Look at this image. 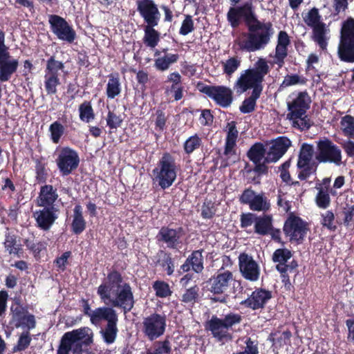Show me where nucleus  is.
I'll use <instances>...</instances> for the list:
<instances>
[{
	"mask_svg": "<svg viewBox=\"0 0 354 354\" xmlns=\"http://www.w3.org/2000/svg\"><path fill=\"white\" fill-rule=\"evenodd\" d=\"M342 163V152L339 147L328 138L324 137L316 141L315 151L312 145H301L297 162L299 170L297 177L300 180H307L316 174L319 164L340 166Z\"/></svg>",
	"mask_w": 354,
	"mask_h": 354,
	"instance_id": "nucleus-1",
	"label": "nucleus"
},
{
	"mask_svg": "<svg viewBox=\"0 0 354 354\" xmlns=\"http://www.w3.org/2000/svg\"><path fill=\"white\" fill-rule=\"evenodd\" d=\"M206 288L212 295L211 299L214 302L226 304L231 293L241 292L243 286L241 281L235 279L232 271L220 268L206 281Z\"/></svg>",
	"mask_w": 354,
	"mask_h": 354,
	"instance_id": "nucleus-2",
	"label": "nucleus"
},
{
	"mask_svg": "<svg viewBox=\"0 0 354 354\" xmlns=\"http://www.w3.org/2000/svg\"><path fill=\"white\" fill-rule=\"evenodd\" d=\"M93 337V331L87 326L68 331L61 338L57 354H94L88 349Z\"/></svg>",
	"mask_w": 354,
	"mask_h": 354,
	"instance_id": "nucleus-3",
	"label": "nucleus"
},
{
	"mask_svg": "<svg viewBox=\"0 0 354 354\" xmlns=\"http://www.w3.org/2000/svg\"><path fill=\"white\" fill-rule=\"evenodd\" d=\"M270 68L265 58L260 57L254 63V67L243 71L234 84L233 88L237 94H242L249 89L252 93H261L263 82Z\"/></svg>",
	"mask_w": 354,
	"mask_h": 354,
	"instance_id": "nucleus-4",
	"label": "nucleus"
},
{
	"mask_svg": "<svg viewBox=\"0 0 354 354\" xmlns=\"http://www.w3.org/2000/svg\"><path fill=\"white\" fill-rule=\"evenodd\" d=\"M248 29L246 39L236 41L241 51L251 53L265 48L273 35L272 23L261 22L257 18L248 26Z\"/></svg>",
	"mask_w": 354,
	"mask_h": 354,
	"instance_id": "nucleus-5",
	"label": "nucleus"
},
{
	"mask_svg": "<svg viewBox=\"0 0 354 354\" xmlns=\"http://www.w3.org/2000/svg\"><path fill=\"white\" fill-rule=\"evenodd\" d=\"M241 321L242 316L239 313H230L223 318L213 315L205 322V328L211 332L212 337L217 342L224 344L232 340L233 335L230 329L233 326L240 324Z\"/></svg>",
	"mask_w": 354,
	"mask_h": 354,
	"instance_id": "nucleus-6",
	"label": "nucleus"
},
{
	"mask_svg": "<svg viewBox=\"0 0 354 354\" xmlns=\"http://www.w3.org/2000/svg\"><path fill=\"white\" fill-rule=\"evenodd\" d=\"M248 158L254 164V167H245L247 174L254 173V176L249 178V182L254 185H260L261 177L267 176L269 173L270 163L266 162L267 150L265 145L261 142L252 145L246 153Z\"/></svg>",
	"mask_w": 354,
	"mask_h": 354,
	"instance_id": "nucleus-7",
	"label": "nucleus"
},
{
	"mask_svg": "<svg viewBox=\"0 0 354 354\" xmlns=\"http://www.w3.org/2000/svg\"><path fill=\"white\" fill-rule=\"evenodd\" d=\"M178 167L174 156L169 152L162 153L159 159L157 167L153 174L158 183V185L165 189L172 185L177 177Z\"/></svg>",
	"mask_w": 354,
	"mask_h": 354,
	"instance_id": "nucleus-8",
	"label": "nucleus"
},
{
	"mask_svg": "<svg viewBox=\"0 0 354 354\" xmlns=\"http://www.w3.org/2000/svg\"><path fill=\"white\" fill-rule=\"evenodd\" d=\"M337 55L344 62L354 63V19L352 18L342 24Z\"/></svg>",
	"mask_w": 354,
	"mask_h": 354,
	"instance_id": "nucleus-9",
	"label": "nucleus"
},
{
	"mask_svg": "<svg viewBox=\"0 0 354 354\" xmlns=\"http://www.w3.org/2000/svg\"><path fill=\"white\" fill-rule=\"evenodd\" d=\"M54 156L62 176L71 175L79 167L80 159L78 152L68 146L57 147Z\"/></svg>",
	"mask_w": 354,
	"mask_h": 354,
	"instance_id": "nucleus-10",
	"label": "nucleus"
},
{
	"mask_svg": "<svg viewBox=\"0 0 354 354\" xmlns=\"http://www.w3.org/2000/svg\"><path fill=\"white\" fill-rule=\"evenodd\" d=\"M167 328V316L164 313L154 312L144 317L141 324L143 336L149 341H154L162 337Z\"/></svg>",
	"mask_w": 354,
	"mask_h": 354,
	"instance_id": "nucleus-11",
	"label": "nucleus"
},
{
	"mask_svg": "<svg viewBox=\"0 0 354 354\" xmlns=\"http://www.w3.org/2000/svg\"><path fill=\"white\" fill-rule=\"evenodd\" d=\"M64 64L51 55L47 60L44 75V86L47 95H54L61 84L59 71H63Z\"/></svg>",
	"mask_w": 354,
	"mask_h": 354,
	"instance_id": "nucleus-12",
	"label": "nucleus"
},
{
	"mask_svg": "<svg viewBox=\"0 0 354 354\" xmlns=\"http://www.w3.org/2000/svg\"><path fill=\"white\" fill-rule=\"evenodd\" d=\"M197 89L210 99L216 104L222 108H228L234 101L232 90L223 85H207L202 82H198L196 84Z\"/></svg>",
	"mask_w": 354,
	"mask_h": 354,
	"instance_id": "nucleus-13",
	"label": "nucleus"
},
{
	"mask_svg": "<svg viewBox=\"0 0 354 354\" xmlns=\"http://www.w3.org/2000/svg\"><path fill=\"white\" fill-rule=\"evenodd\" d=\"M9 47L6 44V33L0 28V82H5L10 80L19 66L17 59H10Z\"/></svg>",
	"mask_w": 354,
	"mask_h": 354,
	"instance_id": "nucleus-14",
	"label": "nucleus"
},
{
	"mask_svg": "<svg viewBox=\"0 0 354 354\" xmlns=\"http://www.w3.org/2000/svg\"><path fill=\"white\" fill-rule=\"evenodd\" d=\"M308 230V223L292 214L288 216L283 227V231L289 238V241L297 244L303 243Z\"/></svg>",
	"mask_w": 354,
	"mask_h": 354,
	"instance_id": "nucleus-15",
	"label": "nucleus"
},
{
	"mask_svg": "<svg viewBox=\"0 0 354 354\" xmlns=\"http://www.w3.org/2000/svg\"><path fill=\"white\" fill-rule=\"evenodd\" d=\"M125 283L122 274L113 269L107 273L104 282L98 286L97 293L102 301L107 303L114 293L122 288Z\"/></svg>",
	"mask_w": 354,
	"mask_h": 354,
	"instance_id": "nucleus-16",
	"label": "nucleus"
},
{
	"mask_svg": "<svg viewBox=\"0 0 354 354\" xmlns=\"http://www.w3.org/2000/svg\"><path fill=\"white\" fill-rule=\"evenodd\" d=\"M256 19L257 17L251 2H247L241 6L230 7L227 13V20L234 29L237 28L241 25L242 19L248 26Z\"/></svg>",
	"mask_w": 354,
	"mask_h": 354,
	"instance_id": "nucleus-17",
	"label": "nucleus"
},
{
	"mask_svg": "<svg viewBox=\"0 0 354 354\" xmlns=\"http://www.w3.org/2000/svg\"><path fill=\"white\" fill-rule=\"evenodd\" d=\"M48 23L51 32L57 39L68 44L74 42L76 39L75 30L64 18L57 15H50Z\"/></svg>",
	"mask_w": 354,
	"mask_h": 354,
	"instance_id": "nucleus-18",
	"label": "nucleus"
},
{
	"mask_svg": "<svg viewBox=\"0 0 354 354\" xmlns=\"http://www.w3.org/2000/svg\"><path fill=\"white\" fill-rule=\"evenodd\" d=\"M185 234L182 227L176 228L170 227L169 225L162 226L156 235V240L159 243L165 244L171 250H178L183 245V236Z\"/></svg>",
	"mask_w": 354,
	"mask_h": 354,
	"instance_id": "nucleus-19",
	"label": "nucleus"
},
{
	"mask_svg": "<svg viewBox=\"0 0 354 354\" xmlns=\"http://www.w3.org/2000/svg\"><path fill=\"white\" fill-rule=\"evenodd\" d=\"M136 10L146 26H158L161 13L154 0H136Z\"/></svg>",
	"mask_w": 354,
	"mask_h": 354,
	"instance_id": "nucleus-20",
	"label": "nucleus"
},
{
	"mask_svg": "<svg viewBox=\"0 0 354 354\" xmlns=\"http://www.w3.org/2000/svg\"><path fill=\"white\" fill-rule=\"evenodd\" d=\"M10 324L14 325L17 328L26 327L28 330H31L36 326L35 316L28 313L19 301H15V304L10 307Z\"/></svg>",
	"mask_w": 354,
	"mask_h": 354,
	"instance_id": "nucleus-21",
	"label": "nucleus"
},
{
	"mask_svg": "<svg viewBox=\"0 0 354 354\" xmlns=\"http://www.w3.org/2000/svg\"><path fill=\"white\" fill-rule=\"evenodd\" d=\"M107 302L112 307L120 308L124 313L130 312L134 307L135 300L132 288L129 283H124L120 290L114 293Z\"/></svg>",
	"mask_w": 354,
	"mask_h": 354,
	"instance_id": "nucleus-22",
	"label": "nucleus"
},
{
	"mask_svg": "<svg viewBox=\"0 0 354 354\" xmlns=\"http://www.w3.org/2000/svg\"><path fill=\"white\" fill-rule=\"evenodd\" d=\"M311 99L306 91H301L287 102L288 118H299L306 113L310 108Z\"/></svg>",
	"mask_w": 354,
	"mask_h": 354,
	"instance_id": "nucleus-23",
	"label": "nucleus"
},
{
	"mask_svg": "<svg viewBox=\"0 0 354 354\" xmlns=\"http://www.w3.org/2000/svg\"><path fill=\"white\" fill-rule=\"evenodd\" d=\"M272 297V291L263 288H256L251 295L240 304L252 310H262L265 308Z\"/></svg>",
	"mask_w": 354,
	"mask_h": 354,
	"instance_id": "nucleus-24",
	"label": "nucleus"
},
{
	"mask_svg": "<svg viewBox=\"0 0 354 354\" xmlns=\"http://www.w3.org/2000/svg\"><path fill=\"white\" fill-rule=\"evenodd\" d=\"M239 266L241 275L250 281H257L260 276V268L252 256L241 253L239 256Z\"/></svg>",
	"mask_w": 354,
	"mask_h": 354,
	"instance_id": "nucleus-25",
	"label": "nucleus"
},
{
	"mask_svg": "<svg viewBox=\"0 0 354 354\" xmlns=\"http://www.w3.org/2000/svg\"><path fill=\"white\" fill-rule=\"evenodd\" d=\"M203 252V249L193 250L177 270L178 275H182L184 272H188L190 270L197 274L202 273L204 270Z\"/></svg>",
	"mask_w": 354,
	"mask_h": 354,
	"instance_id": "nucleus-26",
	"label": "nucleus"
},
{
	"mask_svg": "<svg viewBox=\"0 0 354 354\" xmlns=\"http://www.w3.org/2000/svg\"><path fill=\"white\" fill-rule=\"evenodd\" d=\"M34 213L37 227L42 230L48 231L58 218L59 209L58 207H42Z\"/></svg>",
	"mask_w": 354,
	"mask_h": 354,
	"instance_id": "nucleus-27",
	"label": "nucleus"
},
{
	"mask_svg": "<svg viewBox=\"0 0 354 354\" xmlns=\"http://www.w3.org/2000/svg\"><path fill=\"white\" fill-rule=\"evenodd\" d=\"M290 44V38L288 34L281 30L277 35V45L273 56L272 64L277 65L279 68H282L285 64V59L288 55V46Z\"/></svg>",
	"mask_w": 354,
	"mask_h": 354,
	"instance_id": "nucleus-28",
	"label": "nucleus"
},
{
	"mask_svg": "<svg viewBox=\"0 0 354 354\" xmlns=\"http://www.w3.org/2000/svg\"><path fill=\"white\" fill-rule=\"evenodd\" d=\"M291 146V141L286 136H280L275 139L267 151L266 162L270 163L278 161Z\"/></svg>",
	"mask_w": 354,
	"mask_h": 354,
	"instance_id": "nucleus-29",
	"label": "nucleus"
},
{
	"mask_svg": "<svg viewBox=\"0 0 354 354\" xmlns=\"http://www.w3.org/2000/svg\"><path fill=\"white\" fill-rule=\"evenodd\" d=\"M226 128L227 131L223 155L227 160L232 156L236 155V141L239 136V131L235 121L227 122Z\"/></svg>",
	"mask_w": 354,
	"mask_h": 354,
	"instance_id": "nucleus-30",
	"label": "nucleus"
},
{
	"mask_svg": "<svg viewBox=\"0 0 354 354\" xmlns=\"http://www.w3.org/2000/svg\"><path fill=\"white\" fill-rule=\"evenodd\" d=\"M58 198L57 189L52 185L45 184L40 187L37 198V205L39 207H56L55 203Z\"/></svg>",
	"mask_w": 354,
	"mask_h": 354,
	"instance_id": "nucleus-31",
	"label": "nucleus"
},
{
	"mask_svg": "<svg viewBox=\"0 0 354 354\" xmlns=\"http://www.w3.org/2000/svg\"><path fill=\"white\" fill-rule=\"evenodd\" d=\"M156 258V265L158 266L163 272L167 276L174 274L176 266L175 259L173 257L171 252L160 250L157 252Z\"/></svg>",
	"mask_w": 354,
	"mask_h": 354,
	"instance_id": "nucleus-32",
	"label": "nucleus"
},
{
	"mask_svg": "<svg viewBox=\"0 0 354 354\" xmlns=\"http://www.w3.org/2000/svg\"><path fill=\"white\" fill-rule=\"evenodd\" d=\"M118 318V315L113 307L102 306L93 310L91 323L95 326L100 325L102 322L106 321L109 323Z\"/></svg>",
	"mask_w": 354,
	"mask_h": 354,
	"instance_id": "nucleus-33",
	"label": "nucleus"
},
{
	"mask_svg": "<svg viewBox=\"0 0 354 354\" xmlns=\"http://www.w3.org/2000/svg\"><path fill=\"white\" fill-rule=\"evenodd\" d=\"M72 217L71 231L75 235H80L86 227V221L83 216L82 207L80 205L74 207Z\"/></svg>",
	"mask_w": 354,
	"mask_h": 354,
	"instance_id": "nucleus-34",
	"label": "nucleus"
},
{
	"mask_svg": "<svg viewBox=\"0 0 354 354\" xmlns=\"http://www.w3.org/2000/svg\"><path fill=\"white\" fill-rule=\"evenodd\" d=\"M273 218L271 214L257 216L254 223V232L261 236L268 235L273 225Z\"/></svg>",
	"mask_w": 354,
	"mask_h": 354,
	"instance_id": "nucleus-35",
	"label": "nucleus"
},
{
	"mask_svg": "<svg viewBox=\"0 0 354 354\" xmlns=\"http://www.w3.org/2000/svg\"><path fill=\"white\" fill-rule=\"evenodd\" d=\"M106 95L109 99H114L122 91L121 82L118 73H112L108 75Z\"/></svg>",
	"mask_w": 354,
	"mask_h": 354,
	"instance_id": "nucleus-36",
	"label": "nucleus"
},
{
	"mask_svg": "<svg viewBox=\"0 0 354 354\" xmlns=\"http://www.w3.org/2000/svg\"><path fill=\"white\" fill-rule=\"evenodd\" d=\"M118 318L109 323H106L105 327L100 331L104 342L106 344H111L116 339L118 333Z\"/></svg>",
	"mask_w": 354,
	"mask_h": 354,
	"instance_id": "nucleus-37",
	"label": "nucleus"
},
{
	"mask_svg": "<svg viewBox=\"0 0 354 354\" xmlns=\"http://www.w3.org/2000/svg\"><path fill=\"white\" fill-rule=\"evenodd\" d=\"M179 59L178 54L166 53L164 56L158 57L154 60V67L158 71H165L170 66Z\"/></svg>",
	"mask_w": 354,
	"mask_h": 354,
	"instance_id": "nucleus-38",
	"label": "nucleus"
},
{
	"mask_svg": "<svg viewBox=\"0 0 354 354\" xmlns=\"http://www.w3.org/2000/svg\"><path fill=\"white\" fill-rule=\"evenodd\" d=\"M156 26H145L144 28V44L151 48H155L160 41V32L154 27Z\"/></svg>",
	"mask_w": 354,
	"mask_h": 354,
	"instance_id": "nucleus-39",
	"label": "nucleus"
},
{
	"mask_svg": "<svg viewBox=\"0 0 354 354\" xmlns=\"http://www.w3.org/2000/svg\"><path fill=\"white\" fill-rule=\"evenodd\" d=\"M4 247L10 254H15L17 257H21L24 250L21 244L17 243V236L8 233L6 234Z\"/></svg>",
	"mask_w": 354,
	"mask_h": 354,
	"instance_id": "nucleus-40",
	"label": "nucleus"
},
{
	"mask_svg": "<svg viewBox=\"0 0 354 354\" xmlns=\"http://www.w3.org/2000/svg\"><path fill=\"white\" fill-rule=\"evenodd\" d=\"M249 207L252 211L266 212L270 209V201L265 196L264 193L261 192L256 194Z\"/></svg>",
	"mask_w": 354,
	"mask_h": 354,
	"instance_id": "nucleus-41",
	"label": "nucleus"
},
{
	"mask_svg": "<svg viewBox=\"0 0 354 354\" xmlns=\"http://www.w3.org/2000/svg\"><path fill=\"white\" fill-rule=\"evenodd\" d=\"M313 28V39L322 50L326 49L328 42L326 37L325 24L311 27Z\"/></svg>",
	"mask_w": 354,
	"mask_h": 354,
	"instance_id": "nucleus-42",
	"label": "nucleus"
},
{
	"mask_svg": "<svg viewBox=\"0 0 354 354\" xmlns=\"http://www.w3.org/2000/svg\"><path fill=\"white\" fill-rule=\"evenodd\" d=\"M78 111L81 121L88 123L95 119V114L91 101L84 100L80 104Z\"/></svg>",
	"mask_w": 354,
	"mask_h": 354,
	"instance_id": "nucleus-43",
	"label": "nucleus"
},
{
	"mask_svg": "<svg viewBox=\"0 0 354 354\" xmlns=\"http://www.w3.org/2000/svg\"><path fill=\"white\" fill-rule=\"evenodd\" d=\"M35 163V181L38 184H46L48 177L47 163L42 160V158H37Z\"/></svg>",
	"mask_w": 354,
	"mask_h": 354,
	"instance_id": "nucleus-44",
	"label": "nucleus"
},
{
	"mask_svg": "<svg viewBox=\"0 0 354 354\" xmlns=\"http://www.w3.org/2000/svg\"><path fill=\"white\" fill-rule=\"evenodd\" d=\"M200 299V288L197 285H194L185 289L181 296L180 301L185 304H191L194 305L197 303Z\"/></svg>",
	"mask_w": 354,
	"mask_h": 354,
	"instance_id": "nucleus-45",
	"label": "nucleus"
},
{
	"mask_svg": "<svg viewBox=\"0 0 354 354\" xmlns=\"http://www.w3.org/2000/svg\"><path fill=\"white\" fill-rule=\"evenodd\" d=\"M203 145L202 138L197 133L189 137L183 143V149L186 154L190 155L198 149Z\"/></svg>",
	"mask_w": 354,
	"mask_h": 354,
	"instance_id": "nucleus-46",
	"label": "nucleus"
},
{
	"mask_svg": "<svg viewBox=\"0 0 354 354\" xmlns=\"http://www.w3.org/2000/svg\"><path fill=\"white\" fill-rule=\"evenodd\" d=\"M261 93H252L250 96L245 98L241 105L239 106V110L242 113H250L255 110L257 106V100L260 97Z\"/></svg>",
	"mask_w": 354,
	"mask_h": 354,
	"instance_id": "nucleus-47",
	"label": "nucleus"
},
{
	"mask_svg": "<svg viewBox=\"0 0 354 354\" xmlns=\"http://www.w3.org/2000/svg\"><path fill=\"white\" fill-rule=\"evenodd\" d=\"M341 129L343 134L354 139V117L351 115H346L341 118L340 121Z\"/></svg>",
	"mask_w": 354,
	"mask_h": 354,
	"instance_id": "nucleus-48",
	"label": "nucleus"
},
{
	"mask_svg": "<svg viewBox=\"0 0 354 354\" xmlns=\"http://www.w3.org/2000/svg\"><path fill=\"white\" fill-rule=\"evenodd\" d=\"M152 288L157 297L166 298L172 294L169 283L165 281L157 280L154 281L152 284Z\"/></svg>",
	"mask_w": 354,
	"mask_h": 354,
	"instance_id": "nucleus-49",
	"label": "nucleus"
},
{
	"mask_svg": "<svg viewBox=\"0 0 354 354\" xmlns=\"http://www.w3.org/2000/svg\"><path fill=\"white\" fill-rule=\"evenodd\" d=\"M321 225L330 232L336 231L337 227L335 223V214L332 210H327L321 214Z\"/></svg>",
	"mask_w": 354,
	"mask_h": 354,
	"instance_id": "nucleus-50",
	"label": "nucleus"
},
{
	"mask_svg": "<svg viewBox=\"0 0 354 354\" xmlns=\"http://www.w3.org/2000/svg\"><path fill=\"white\" fill-rule=\"evenodd\" d=\"M171 346L169 338L154 343L153 351H147L146 354H171Z\"/></svg>",
	"mask_w": 354,
	"mask_h": 354,
	"instance_id": "nucleus-51",
	"label": "nucleus"
},
{
	"mask_svg": "<svg viewBox=\"0 0 354 354\" xmlns=\"http://www.w3.org/2000/svg\"><path fill=\"white\" fill-rule=\"evenodd\" d=\"M241 59L238 57H232L227 59L225 62H222L223 73L229 76L231 75L240 67Z\"/></svg>",
	"mask_w": 354,
	"mask_h": 354,
	"instance_id": "nucleus-52",
	"label": "nucleus"
},
{
	"mask_svg": "<svg viewBox=\"0 0 354 354\" xmlns=\"http://www.w3.org/2000/svg\"><path fill=\"white\" fill-rule=\"evenodd\" d=\"M29 330L24 331L19 335L17 344L12 348L13 353L21 352L28 348L32 341Z\"/></svg>",
	"mask_w": 354,
	"mask_h": 354,
	"instance_id": "nucleus-53",
	"label": "nucleus"
},
{
	"mask_svg": "<svg viewBox=\"0 0 354 354\" xmlns=\"http://www.w3.org/2000/svg\"><path fill=\"white\" fill-rule=\"evenodd\" d=\"M65 128L59 121H55L49 127L50 139L54 144L59 142L61 138L64 134Z\"/></svg>",
	"mask_w": 354,
	"mask_h": 354,
	"instance_id": "nucleus-54",
	"label": "nucleus"
},
{
	"mask_svg": "<svg viewBox=\"0 0 354 354\" xmlns=\"http://www.w3.org/2000/svg\"><path fill=\"white\" fill-rule=\"evenodd\" d=\"M216 207L212 201H205L201 207V216L204 219H212L216 214Z\"/></svg>",
	"mask_w": 354,
	"mask_h": 354,
	"instance_id": "nucleus-55",
	"label": "nucleus"
},
{
	"mask_svg": "<svg viewBox=\"0 0 354 354\" xmlns=\"http://www.w3.org/2000/svg\"><path fill=\"white\" fill-rule=\"evenodd\" d=\"M304 19L305 23L310 28L323 23L321 21L319 10L316 8L310 9Z\"/></svg>",
	"mask_w": 354,
	"mask_h": 354,
	"instance_id": "nucleus-56",
	"label": "nucleus"
},
{
	"mask_svg": "<svg viewBox=\"0 0 354 354\" xmlns=\"http://www.w3.org/2000/svg\"><path fill=\"white\" fill-rule=\"evenodd\" d=\"M288 119L292 121L293 127H295V129H298L300 131H307L312 126L310 120L308 118V116L306 114L299 118Z\"/></svg>",
	"mask_w": 354,
	"mask_h": 354,
	"instance_id": "nucleus-57",
	"label": "nucleus"
},
{
	"mask_svg": "<svg viewBox=\"0 0 354 354\" xmlns=\"http://www.w3.org/2000/svg\"><path fill=\"white\" fill-rule=\"evenodd\" d=\"M315 203L317 207L319 208H328L330 204V197L329 192H327L326 190L324 192L321 188L315 196Z\"/></svg>",
	"mask_w": 354,
	"mask_h": 354,
	"instance_id": "nucleus-58",
	"label": "nucleus"
},
{
	"mask_svg": "<svg viewBox=\"0 0 354 354\" xmlns=\"http://www.w3.org/2000/svg\"><path fill=\"white\" fill-rule=\"evenodd\" d=\"M306 78L301 77L297 74L287 75L283 80L281 86L288 87L296 84H305Z\"/></svg>",
	"mask_w": 354,
	"mask_h": 354,
	"instance_id": "nucleus-59",
	"label": "nucleus"
},
{
	"mask_svg": "<svg viewBox=\"0 0 354 354\" xmlns=\"http://www.w3.org/2000/svg\"><path fill=\"white\" fill-rule=\"evenodd\" d=\"M292 257L291 252L287 248L277 249L272 255V261L275 263H287Z\"/></svg>",
	"mask_w": 354,
	"mask_h": 354,
	"instance_id": "nucleus-60",
	"label": "nucleus"
},
{
	"mask_svg": "<svg viewBox=\"0 0 354 354\" xmlns=\"http://www.w3.org/2000/svg\"><path fill=\"white\" fill-rule=\"evenodd\" d=\"M24 243L34 254L35 257L39 255L41 250L45 249L44 243L41 241L35 242L34 238L26 239Z\"/></svg>",
	"mask_w": 354,
	"mask_h": 354,
	"instance_id": "nucleus-61",
	"label": "nucleus"
},
{
	"mask_svg": "<svg viewBox=\"0 0 354 354\" xmlns=\"http://www.w3.org/2000/svg\"><path fill=\"white\" fill-rule=\"evenodd\" d=\"M156 120H155V129L156 130L162 132L166 128L167 118L163 110L158 109L156 111Z\"/></svg>",
	"mask_w": 354,
	"mask_h": 354,
	"instance_id": "nucleus-62",
	"label": "nucleus"
},
{
	"mask_svg": "<svg viewBox=\"0 0 354 354\" xmlns=\"http://www.w3.org/2000/svg\"><path fill=\"white\" fill-rule=\"evenodd\" d=\"M194 23L192 17L189 15H185L180 28L179 34L185 36L194 31Z\"/></svg>",
	"mask_w": 354,
	"mask_h": 354,
	"instance_id": "nucleus-63",
	"label": "nucleus"
},
{
	"mask_svg": "<svg viewBox=\"0 0 354 354\" xmlns=\"http://www.w3.org/2000/svg\"><path fill=\"white\" fill-rule=\"evenodd\" d=\"M342 213L344 214L343 223L346 227H348L351 223H354V205L346 206L344 207Z\"/></svg>",
	"mask_w": 354,
	"mask_h": 354,
	"instance_id": "nucleus-64",
	"label": "nucleus"
}]
</instances>
